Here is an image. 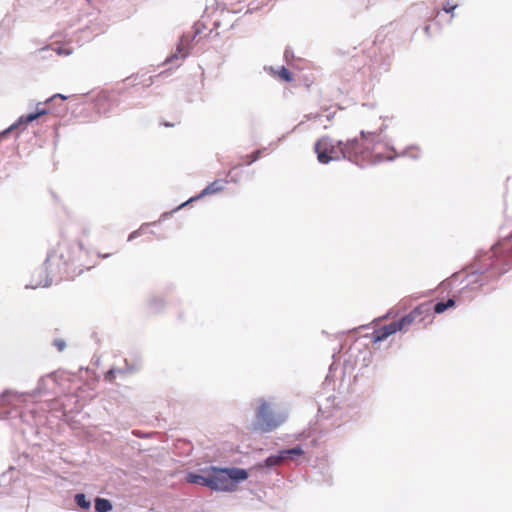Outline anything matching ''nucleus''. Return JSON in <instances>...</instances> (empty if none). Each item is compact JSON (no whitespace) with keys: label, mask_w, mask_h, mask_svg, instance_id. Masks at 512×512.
<instances>
[{"label":"nucleus","mask_w":512,"mask_h":512,"mask_svg":"<svg viewBox=\"0 0 512 512\" xmlns=\"http://www.w3.org/2000/svg\"><path fill=\"white\" fill-rule=\"evenodd\" d=\"M53 50L58 54V55H61L63 54V50L61 48H53Z\"/></svg>","instance_id":"nucleus-22"},{"label":"nucleus","mask_w":512,"mask_h":512,"mask_svg":"<svg viewBox=\"0 0 512 512\" xmlns=\"http://www.w3.org/2000/svg\"><path fill=\"white\" fill-rule=\"evenodd\" d=\"M256 417V428L262 432L273 431L285 421V416H275L266 402L258 407Z\"/></svg>","instance_id":"nucleus-5"},{"label":"nucleus","mask_w":512,"mask_h":512,"mask_svg":"<svg viewBox=\"0 0 512 512\" xmlns=\"http://www.w3.org/2000/svg\"><path fill=\"white\" fill-rule=\"evenodd\" d=\"M223 188H224L223 181L215 180L212 183H210L205 189H203L197 197L191 198L189 200V202L199 199L201 197L207 196V195L215 194V193L223 190Z\"/></svg>","instance_id":"nucleus-8"},{"label":"nucleus","mask_w":512,"mask_h":512,"mask_svg":"<svg viewBox=\"0 0 512 512\" xmlns=\"http://www.w3.org/2000/svg\"><path fill=\"white\" fill-rule=\"evenodd\" d=\"M53 345L57 348L58 351H63L66 347V343L63 339H56L53 342Z\"/></svg>","instance_id":"nucleus-17"},{"label":"nucleus","mask_w":512,"mask_h":512,"mask_svg":"<svg viewBox=\"0 0 512 512\" xmlns=\"http://www.w3.org/2000/svg\"><path fill=\"white\" fill-rule=\"evenodd\" d=\"M398 331L400 332L398 323H397V321H393L387 325H384V326L379 327L378 329L374 330V332L372 333V341L375 343L384 341L389 336L395 334Z\"/></svg>","instance_id":"nucleus-7"},{"label":"nucleus","mask_w":512,"mask_h":512,"mask_svg":"<svg viewBox=\"0 0 512 512\" xmlns=\"http://www.w3.org/2000/svg\"><path fill=\"white\" fill-rule=\"evenodd\" d=\"M186 481L188 483L198 484V485L210 488V473L207 476H203V475H199V474H195V473H189L186 476Z\"/></svg>","instance_id":"nucleus-9"},{"label":"nucleus","mask_w":512,"mask_h":512,"mask_svg":"<svg viewBox=\"0 0 512 512\" xmlns=\"http://www.w3.org/2000/svg\"><path fill=\"white\" fill-rule=\"evenodd\" d=\"M205 25L202 22H197L193 26V36L189 38L188 36H183L180 40V43L177 46V51L173 53L170 57L166 59L167 63H173L175 60L184 59L189 54V43L190 41L195 40V38L200 35L205 29Z\"/></svg>","instance_id":"nucleus-6"},{"label":"nucleus","mask_w":512,"mask_h":512,"mask_svg":"<svg viewBox=\"0 0 512 512\" xmlns=\"http://www.w3.org/2000/svg\"><path fill=\"white\" fill-rule=\"evenodd\" d=\"M257 159V153L250 156V159L248 160V164L254 162Z\"/></svg>","instance_id":"nucleus-21"},{"label":"nucleus","mask_w":512,"mask_h":512,"mask_svg":"<svg viewBox=\"0 0 512 512\" xmlns=\"http://www.w3.org/2000/svg\"><path fill=\"white\" fill-rule=\"evenodd\" d=\"M73 260H74V258L69 256L68 258L64 259V262L67 264L69 262H72Z\"/></svg>","instance_id":"nucleus-23"},{"label":"nucleus","mask_w":512,"mask_h":512,"mask_svg":"<svg viewBox=\"0 0 512 512\" xmlns=\"http://www.w3.org/2000/svg\"><path fill=\"white\" fill-rule=\"evenodd\" d=\"M386 127H387L386 125H385V126L383 125V126L380 128V130H379V134H380V133H382Z\"/></svg>","instance_id":"nucleus-24"},{"label":"nucleus","mask_w":512,"mask_h":512,"mask_svg":"<svg viewBox=\"0 0 512 512\" xmlns=\"http://www.w3.org/2000/svg\"><path fill=\"white\" fill-rule=\"evenodd\" d=\"M342 141L335 142L329 136H323L315 143L317 159L322 164L342 158Z\"/></svg>","instance_id":"nucleus-4"},{"label":"nucleus","mask_w":512,"mask_h":512,"mask_svg":"<svg viewBox=\"0 0 512 512\" xmlns=\"http://www.w3.org/2000/svg\"><path fill=\"white\" fill-rule=\"evenodd\" d=\"M151 233V224H144L139 230L130 233V240L136 238L139 235Z\"/></svg>","instance_id":"nucleus-16"},{"label":"nucleus","mask_w":512,"mask_h":512,"mask_svg":"<svg viewBox=\"0 0 512 512\" xmlns=\"http://www.w3.org/2000/svg\"><path fill=\"white\" fill-rule=\"evenodd\" d=\"M44 114H46V110H44V109H42V110L37 109V111L35 113H30L28 115L21 116L19 118V123L20 124H28V123L36 120L38 117H40L41 115H44Z\"/></svg>","instance_id":"nucleus-12"},{"label":"nucleus","mask_w":512,"mask_h":512,"mask_svg":"<svg viewBox=\"0 0 512 512\" xmlns=\"http://www.w3.org/2000/svg\"><path fill=\"white\" fill-rule=\"evenodd\" d=\"M374 140V133L361 132V138H354L343 142L342 144V158L347 159L356 164H363L364 162L382 161L384 159H392V154L386 156L377 151V146L374 145L370 148V144Z\"/></svg>","instance_id":"nucleus-1"},{"label":"nucleus","mask_w":512,"mask_h":512,"mask_svg":"<svg viewBox=\"0 0 512 512\" xmlns=\"http://www.w3.org/2000/svg\"><path fill=\"white\" fill-rule=\"evenodd\" d=\"M285 461V455L283 451H280L278 455H271L265 460L266 467H273L281 465Z\"/></svg>","instance_id":"nucleus-10"},{"label":"nucleus","mask_w":512,"mask_h":512,"mask_svg":"<svg viewBox=\"0 0 512 512\" xmlns=\"http://www.w3.org/2000/svg\"><path fill=\"white\" fill-rule=\"evenodd\" d=\"M277 74L278 77L285 82H291L294 79L292 73L285 67H281Z\"/></svg>","instance_id":"nucleus-15"},{"label":"nucleus","mask_w":512,"mask_h":512,"mask_svg":"<svg viewBox=\"0 0 512 512\" xmlns=\"http://www.w3.org/2000/svg\"><path fill=\"white\" fill-rule=\"evenodd\" d=\"M113 377H114V370L108 371V373L106 374V378L109 380H112Z\"/></svg>","instance_id":"nucleus-20"},{"label":"nucleus","mask_w":512,"mask_h":512,"mask_svg":"<svg viewBox=\"0 0 512 512\" xmlns=\"http://www.w3.org/2000/svg\"><path fill=\"white\" fill-rule=\"evenodd\" d=\"M454 305V299H448L446 302H438L435 305L431 302L421 303L408 314L397 320L400 332H407L412 326L426 328L428 324H431L433 321L432 312L441 314Z\"/></svg>","instance_id":"nucleus-2"},{"label":"nucleus","mask_w":512,"mask_h":512,"mask_svg":"<svg viewBox=\"0 0 512 512\" xmlns=\"http://www.w3.org/2000/svg\"><path fill=\"white\" fill-rule=\"evenodd\" d=\"M112 509V504L109 500L104 498H96L95 510L97 512H109Z\"/></svg>","instance_id":"nucleus-11"},{"label":"nucleus","mask_w":512,"mask_h":512,"mask_svg":"<svg viewBox=\"0 0 512 512\" xmlns=\"http://www.w3.org/2000/svg\"><path fill=\"white\" fill-rule=\"evenodd\" d=\"M58 250H59V252L61 253V257H63V256H64V255H63V253H64L65 251H68V250H69V246H68V244H66V243L61 244V245H59V246H58Z\"/></svg>","instance_id":"nucleus-19"},{"label":"nucleus","mask_w":512,"mask_h":512,"mask_svg":"<svg viewBox=\"0 0 512 512\" xmlns=\"http://www.w3.org/2000/svg\"><path fill=\"white\" fill-rule=\"evenodd\" d=\"M210 489L216 491H234L237 483L248 478V473L242 468L210 467Z\"/></svg>","instance_id":"nucleus-3"},{"label":"nucleus","mask_w":512,"mask_h":512,"mask_svg":"<svg viewBox=\"0 0 512 512\" xmlns=\"http://www.w3.org/2000/svg\"><path fill=\"white\" fill-rule=\"evenodd\" d=\"M457 7L456 4H450L449 2L445 3L443 5V10L446 12V13H450L452 12L455 8Z\"/></svg>","instance_id":"nucleus-18"},{"label":"nucleus","mask_w":512,"mask_h":512,"mask_svg":"<svg viewBox=\"0 0 512 512\" xmlns=\"http://www.w3.org/2000/svg\"><path fill=\"white\" fill-rule=\"evenodd\" d=\"M75 502L80 508L84 510L89 509L91 506L90 501L86 499V496L83 493H78L75 495Z\"/></svg>","instance_id":"nucleus-14"},{"label":"nucleus","mask_w":512,"mask_h":512,"mask_svg":"<svg viewBox=\"0 0 512 512\" xmlns=\"http://www.w3.org/2000/svg\"><path fill=\"white\" fill-rule=\"evenodd\" d=\"M165 126H173V124L165 123Z\"/></svg>","instance_id":"nucleus-25"},{"label":"nucleus","mask_w":512,"mask_h":512,"mask_svg":"<svg viewBox=\"0 0 512 512\" xmlns=\"http://www.w3.org/2000/svg\"><path fill=\"white\" fill-rule=\"evenodd\" d=\"M283 454L285 455V460L288 458L294 459L297 456H302L304 451L300 446H297L291 449L283 450Z\"/></svg>","instance_id":"nucleus-13"}]
</instances>
